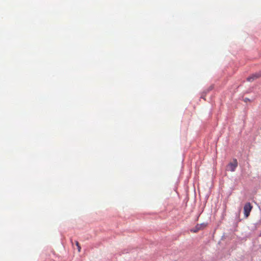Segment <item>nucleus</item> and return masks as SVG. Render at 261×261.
<instances>
[{"mask_svg":"<svg viewBox=\"0 0 261 261\" xmlns=\"http://www.w3.org/2000/svg\"><path fill=\"white\" fill-rule=\"evenodd\" d=\"M261 77V71L256 72L251 74L250 76L247 77V81L249 82H252L255 80Z\"/></svg>","mask_w":261,"mask_h":261,"instance_id":"nucleus-3","label":"nucleus"},{"mask_svg":"<svg viewBox=\"0 0 261 261\" xmlns=\"http://www.w3.org/2000/svg\"><path fill=\"white\" fill-rule=\"evenodd\" d=\"M206 226V224L205 223H201V224H197L194 228L191 229V231L196 233L199 230L203 229L205 228Z\"/></svg>","mask_w":261,"mask_h":261,"instance_id":"nucleus-4","label":"nucleus"},{"mask_svg":"<svg viewBox=\"0 0 261 261\" xmlns=\"http://www.w3.org/2000/svg\"><path fill=\"white\" fill-rule=\"evenodd\" d=\"M238 166V162L237 159L233 160L232 162H230L227 166V170L231 172L234 171L236 168Z\"/></svg>","mask_w":261,"mask_h":261,"instance_id":"nucleus-2","label":"nucleus"},{"mask_svg":"<svg viewBox=\"0 0 261 261\" xmlns=\"http://www.w3.org/2000/svg\"><path fill=\"white\" fill-rule=\"evenodd\" d=\"M75 245L77 248L78 251L80 252L81 250V247L80 246L79 243L77 241H75Z\"/></svg>","mask_w":261,"mask_h":261,"instance_id":"nucleus-5","label":"nucleus"},{"mask_svg":"<svg viewBox=\"0 0 261 261\" xmlns=\"http://www.w3.org/2000/svg\"><path fill=\"white\" fill-rule=\"evenodd\" d=\"M244 101H245V102H247V101H250V99H249V98H245L244 99Z\"/></svg>","mask_w":261,"mask_h":261,"instance_id":"nucleus-6","label":"nucleus"},{"mask_svg":"<svg viewBox=\"0 0 261 261\" xmlns=\"http://www.w3.org/2000/svg\"><path fill=\"white\" fill-rule=\"evenodd\" d=\"M252 206L250 202L246 203L244 206V214L245 218H247L251 211Z\"/></svg>","mask_w":261,"mask_h":261,"instance_id":"nucleus-1","label":"nucleus"}]
</instances>
